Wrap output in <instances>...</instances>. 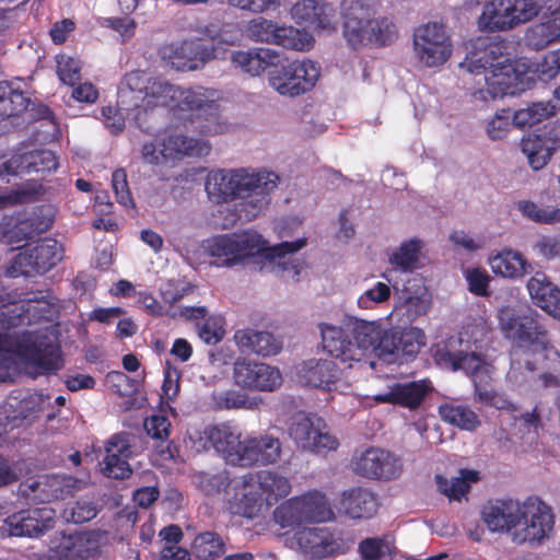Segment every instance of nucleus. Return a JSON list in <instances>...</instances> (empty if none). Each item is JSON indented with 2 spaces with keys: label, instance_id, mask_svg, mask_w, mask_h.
I'll return each mask as SVG.
<instances>
[{
  "label": "nucleus",
  "instance_id": "26",
  "mask_svg": "<svg viewBox=\"0 0 560 560\" xmlns=\"http://www.w3.org/2000/svg\"><path fill=\"white\" fill-rule=\"evenodd\" d=\"M294 22L305 30L334 31L336 25L335 8L318 0H300L291 9Z\"/></svg>",
  "mask_w": 560,
  "mask_h": 560
},
{
  "label": "nucleus",
  "instance_id": "58",
  "mask_svg": "<svg viewBox=\"0 0 560 560\" xmlns=\"http://www.w3.org/2000/svg\"><path fill=\"white\" fill-rule=\"evenodd\" d=\"M510 2L517 25L530 21L542 9V0H510Z\"/></svg>",
  "mask_w": 560,
  "mask_h": 560
},
{
  "label": "nucleus",
  "instance_id": "50",
  "mask_svg": "<svg viewBox=\"0 0 560 560\" xmlns=\"http://www.w3.org/2000/svg\"><path fill=\"white\" fill-rule=\"evenodd\" d=\"M527 289L533 302L544 310L559 290L544 272H536L527 282Z\"/></svg>",
  "mask_w": 560,
  "mask_h": 560
},
{
  "label": "nucleus",
  "instance_id": "24",
  "mask_svg": "<svg viewBox=\"0 0 560 560\" xmlns=\"http://www.w3.org/2000/svg\"><path fill=\"white\" fill-rule=\"evenodd\" d=\"M282 444L278 438L264 434L242 441L235 466L249 468L276 464L281 457Z\"/></svg>",
  "mask_w": 560,
  "mask_h": 560
},
{
  "label": "nucleus",
  "instance_id": "23",
  "mask_svg": "<svg viewBox=\"0 0 560 560\" xmlns=\"http://www.w3.org/2000/svg\"><path fill=\"white\" fill-rule=\"evenodd\" d=\"M55 524V511L47 506L22 510L4 520L9 535L16 537H39L52 529Z\"/></svg>",
  "mask_w": 560,
  "mask_h": 560
},
{
  "label": "nucleus",
  "instance_id": "4",
  "mask_svg": "<svg viewBox=\"0 0 560 560\" xmlns=\"http://www.w3.org/2000/svg\"><path fill=\"white\" fill-rule=\"evenodd\" d=\"M373 0H343L342 35L354 50L369 45L388 46L398 37L395 23L387 16L375 18Z\"/></svg>",
  "mask_w": 560,
  "mask_h": 560
},
{
  "label": "nucleus",
  "instance_id": "51",
  "mask_svg": "<svg viewBox=\"0 0 560 560\" xmlns=\"http://www.w3.org/2000/svg\"><path fill=\"white\" fill-rule=\"evenodd\" d=\"M234 481L230 479L226 470L215 474L202 471L197 475V486L206 495H215L222 491L229 494Z\"/></svg>",
  "mask_w": 560,
  "mask_h": 560
},
{
  "label": "nucleus",
  "instance_id": "21",
  "mask_svg": "<svg viewBox=\"0 0 560 560\" xmlns=\"http://www.w3.org/2000/svg\"><path fill=\"white\" fill-rule=\"evenodd\" d=\"M235 383L247 389L272 392L281 385L280 371L262 362L238 359L234 363Z\"/></svg>",
  "mask_w": 560,
  "mask_h": 560
},
{
  "label": "nucleus",
  "instance_id": "2",
  "mask_svg": "<svg viewBox=\"0 0 560 560\" xmlns=\"http://www.w3.org/2000/svg\"><path fill=\"white\" fill-rule=\"evenodd\" d=\"M163 56L177 70H196L199 63L229 58L236 69L250 75H259L279 58V55L269 48L234 51L223 48L221 43L205 45L195 40L167 45L163 48Z\"/></svg>",
  "mask_w": 560,
  "mask_h": 560
},
{
  "label": "nucleus",
  "instance_id": "13",
  "mask_svg": "<svg viewBox=\"0 0 560 560\" xmlns=\"http://www.w3.org/2000/svg\"><path fill=\"white\" fill-rule=\"evenodd\" d=\"M325 428L322 418L300 412L292 418L289 434L299 447L306 451L319 453L336 450L339 442Z\"/></svg>",
  "mask_w": 560,
  "mask_h": 560
},
{
  "label": "nucleus",
  "instance_id": "36",
  "mask_svg": "<svg viewBox=\"0 0 560 560\" xmlns=\"http://www.w3.org/2000/svg\"><path fill=\"white\" fill-rule=\"evenodd\" d=\"M234 340L243 351H250L261 357L276 355L282 349V342L269 331L240 329L235 331Z\"/></svg>",
  "mask_w": 560,
  "mask_h": 560
},
{
  "label": "nucleus",
  "instance_id": "31",
  "mask_svg": "<svg viewBox=\"0 0 560 560\" xmlns=\"http://www.w3.org/2000/svg\"><path fill=\"white\" fill-rule=\"evenodd\" d=\"M162 147L163 156L166 162H175L189 158H201L206 156L211 151V145L206 140L189 138L184 135L171 133L165 136L160 141Z\"/></svg>",
  "mask_w": 560,
  "mask_h": 560
},
{
  "label": "nucleus",
  "instance_id": "52",
  "mask_svg": "<svg viewBox=\"0 0 560 560\" xmlns=\"http://www.w3.org/2000/svg\"><path fill=\"white\" fill-rule=\"evenodd\" d=\"M28 98L23 92L8 89L0 94V118L18 116L27 108Z\"/></svg>",
  "mask_w": 560,
  "mask_h": 560
},
{
  "label": "nucleus",
  "instance_id": "55",
  "mask_svg": "<svg viewBox=\"0 0 560 560\" xmlns=\"http://www.w3.org/2000/svg\"><path fill=\"white\" fill-rule=\"evenodd\" d=\"M373 351L388 362L398 361V331L383 329Z\"/></svg>",
  "mask_w": 560,
  "mask_h": 560
},
{
  "label": "nucleus",
  "instance_id": "16",
  "mask_svg": "<svg viewBox=\"0 0 560 560\" xmlns=\"http://www.w3.org/2000/svg\"><path fill=\"white\" fill-rule=\"evenodd\" d=\"M122 83L147 106H172L177 92V85L144 70L126 73Z\"/></svg>",
  "mask_w": 560,
  "mask_h": 560
},
{
  "label": "nucleus",
  "instance_id": "61",
  "mask_svg": "<svg viewBox=\"0 0 560 560\" xmlns=\"http://www.w3.org/2000/svg\"><path fill=\"white\" fill-rule=\"evenodd\" d=\"M10 228L11 244L27 241L38 235L33 225V222L28 219L27 215L16 219L10 217Z\"/></svg>",
  "mask_w": 560,
  "mask_h": 560
},
{
  "label": "nucleus",
  "instance_id": "45",
  "mask_svg": "<svg viewBox=\"0 0 560 560\" xmlns=\"http://www.w3.org/2000/svg\"><path fill=\"white\" fill-rule=\"evenodd\" d=\"M306 245L305 238H298L293 242H282L278 245H275L270 248L268 257L272 260H277V264L282 267L284 271L292 270L293 276L300 275L303 262L299 259H293L289 257L285 259L287 255H291L300 250Z\"/></svg>",
  "mask_w": 560,
  "mask_h": 560
},
{
  "label": "nucleus",
  "instance_id": "57",
  "mask_svg": "<svg viewBox=\"0 0 560 560\" xmlns=\"http://www.w3.org/2000/svg\"><path fill=\"white\" fill-rule=\"evenodd\" d=\"M114 392L121 397H129L135 395L139 389V381L129 377L121 371H112L107 375Z\"/></svg>",
  "mask_w": 560,
  "mask_h": 560
},
{
  "label": "nucleus",
  "instance_id": "27",
  "mask_svg": "<svg viewBox=\"0 0 560 560\" xmlns=\"http://www.w3.org/2000/svg\"><path fill=\"white\" fill-rule=\"evenodd\" d=\"M106 455L102 462V472L113 479H126L132 472L128 459L132 455L130 434L120 432L114 434L105 446Z\"/></svg>",
  "mask_w": 560,
  "mask_h": 560
},
{
  "label": "nucleus",
  "instance_id": "48",
  "mask_svg": "<svg viewBox=\"0 0 560 560\" xmlns=\"http://www.w3.org/2000/svg\"><path fill=\"white\" fill-rule=\"evenodd\" d=\"M517 210L522 215L538 224H556L560 222V208L541 207L532 200H520Z\"/></svg>",
  "mask_w": 560,
  "mask_h": 560
},
{
  "label": "nucleus",
  "instance_id": "7",
  "mask_svg": "<svg viewBox=\"0 0 560 560\" xmlns=\"http://www.w3.org/2000/svg\"><path fill=\"white\" fill-rule=\"evenodd\" d=\"M269 84L281 95L299 96L311 91L319 78V69L311 60H285L279 58L269 71Z\"/></svg>",
  "mask_w": 560,
  "mask_h": 560
},
{
  "label": "nucleus",
  "instance_id": "46",
  "mask_svg": "<svg viewBox=\"0 0 560 560\" xmlns=\"http://www.w3.org/2000/svg\"><path fill=\"white\" fill-rule=\"evenodd\" d=\"M425 345L424 332L417 327H410L398 331V362L413 360Z\"/></svg>",
  "mask_w": 560,
  "mask_h": 560
},
{
  "label": "nucleus",
  "instance_id": "14",
  "mask_svg": "<svg viewBox=\"0 0 560 560\" xmlns=\"http://www.w3.org/2000/svg\"><path fill=\"white\" fill-rule=\"evenodd\" d=\"M190 440L198 451L215 450L224 460L235 466L241 447V433L229 423L209 424L196 430Z\"/></svg>",
  "mask_w": 560,
  "mask_h": 560
},
{
  "label": "nucleus",
  "instance_id": "63",
  "mask_svg": "<svg viewBox=\"0 0 560 560\" xmlns=\"http://www.w3.org/2000/svg\"><path fill=\"white\" fill-rule=\"evenodd\" d=\"M144 429L152 439L161 442L170 436L171 422L165 416L154 415L144 420Z\"/></svg>",
  "mask_w": 560,
  "mask_h": 560
},
{
  "label": "nucleus",
  "instance_id": "32",
  "mask_svg": "<svg viewBox=\"0 0 560 560\" xmlns=\"http://www.w3.org/2000/svg\"><path fill=\"white\" fill-rule=\"evenodd\" d=\"M341 370L331 360L310 359L303 362L300 377L308 386L331 390L341 377Z\"/></svg>",
  "mask_w": 560,
  "mask_h": 560
},
{
  "label": "nucleus",
  "instance_id": "5",
  "mask_svg": "<svg viewBox=\"0 0 560 560\" xmlns=\"http://www.w3.org/2000/svg\"><path fill=\"white\" fill-rule=\"evenodd\" d=\"M319 329L323 349L331 358L339 360L343 369L362 363L366 352L374 350L383 330L382 325L376 322L357 320L352 328L355 342H352L341 327L322 323Z\"/></svg>",
  "mask_w": 560,
  "mask_h": 560
},
{
  "label": "nucleus",
  "instance_id": "43",
  "mask_svg": "<svg viewBox=\"0 0 560 560\" xmlns=\"http://www.w3.org/2000/svg\"><path fill=\"white\" fill-rule=\"evenodd\" d=\"M477 480L478 472L469 469H462L460 476L452 478L451 480L441 475L435 476L439 491L450 500L457 501H459L469 491V482H475Z\"/></svg>",
  "mask_w": 560,
  "mask_h": 560
},
{
  "label": "nucleus",
  "instance_id": "64",
  "mask_svg": "<svg viewBox=\"0 0 560 560\" xmlns=\"http://www.w3.org/2000/svg\"><path fill=\"white\" fill-rule=\"evenodd\" d=\"M534 250L546 260H552L560 256V237L542 235L534 244Z\"/></svg>",
  "mask_w": 560,
  "mask_h": 560
},
{
  "label": "nucleus",
  "instance_id": "25",
  "mask_svg": "<svg viewBox=\"0 0 560 560\" xmlns=\"http://www.w3.org/2000/svg\"><path fill=\"white\" fill-rule=\"evenodd\" d=\"M522 503L513 499L489 500L481 509V518L491 532L512 533L522 524Z\"/></svg>",
  "mask_w": 560,
  "mask_h": 560
},
{
  "label": "nucleus",
  "instance_id": "33",
  "mask_svg": "<svg viewBox=\"0 0 560 560\" xmlns=\"http://www.w3.org/2000/svg\"><path fill=\"white\" fill-rule=\"evenodd\" d=\"M378 505L376 493L364 487H353L341 494L340 506L352 520L371 518Z\"/></svg>",
  "mask_w": 560,
  "mask_h": 560
},
{
  "label": "nucleus",
  "instance_id": "49",
  "mask_svg": "<svg viewBox=\"0 0 560 560\" xmlns=\"http://www.w3.org/2000/svg\"><path fill=\"white\" fill-rule=\"evenodd\" d=\"M273 516L282 528L295 527L306 523L299 497L291 498L277 506Z\"/></svg>",
  "mask_w": 560,
  "mask_h": 560
},
{
  "label": "nucleus",
  "instance_id": "42",
  "mask_svg": "<svg viewBox=\"0 0 560 560\" xmlns=\"http://www.w3.org/2000/svg\"><path fill=\"white\" fill-rule=\"evenodd\" d=\"M226 542L215 532H203L196 536L192 552L199 560H217L224 556Z\"/></svg>",
  "mask_w": 560,
  "mask_h": 560
},
{
  "label": "nucleus",
  "instance_id": "37",
  "mask_svg": "<svg viewBox=\"0 0 560 560\" xmlns=\"http://www.w3.org/2000/svg\"><path fill=\"white\" fill-rule=\"evenodd\" d=\"M232 490H234V494L226 501L230 513L249 520L258 516L262 500L258 490L248 486L245 487L243 476L234 481Z\"/></svg>",
  "mask_w": 560,
  "mask_h": 560
},
{
  "label": "nucleus",
  "instance_id": "17",
  "mask_svg": "<svg viewBox=\"0 0 560 560\" xmlns=\"http://www.w3.org/2000/svg\"><path fill=\"white\" fill-rule=\"evenodd\" d=\"M261 236L256 232L245 231L240 234H224L214 237L209 244L212 257L222 259V266H233L247 257L255 256L262 249Z\"/></svg>",
  "mask_w": 560,
  "mask_h": 560
},
{
  "label": "nucleus",
  "instance_id": "35",
  "mask_svg": "<svg viewBox=\"0 0 560 560\" xmlns=\"http://www.w3.org/2000/svg\"><path fill=\"white\" fill-rule=\"evenodd\" d=\"M516 25L510 0H491L485 4L478 19V26L483 32H503Z\"/></svg>",
  "mask_w": 560,
  "mask_h": 560
},
{
  "label": "nucleus",
  "instance_id": "19",
  "mask_svg": "<svg viewBox=\"0 0 560 560\" xmlns=\"http://www.w3.org/2000/svg\"><path fill=\"white\" fill-rule=\"evenodd\" d=\"M15 353L44 372H56L63 366L59 346L47 336L23 335L15 342Z\"/></svg>",
  "mask_w": 560,
  "mask_h": 560
},
{
  "label": "nucleus",
  "instance_id": "10",
  "mask_svg": "<svg viewBox=\"0 0 560 560\" xmlns=\"http://www.w3.org/2000/svg\"><path fill=\"white\" fill-rule=\"evenodd\" d=\"M522 524L513 532V540L541 542L553 529L552 509L537 497H529L522 503Z\"/></svg>",
  "mask_w": 560,
  "mask_h": 560
},
{
  "label": "nucleus",
  "instance_id": "38",
  "mask_svg": "<svg viewBox=\"0 0 560 560\" xmlns=\"http://www.w3.org/2000/svg\"><path fill=\"white\" fill-rule=\"evenodd\" d=\"M492 272L504 278L517 279L528 272L530 265L515 250L503 249L489 258Z\"/></svg>",
  "mask_w": 560,
  "mask_h": 560
},
{
  "label": "nucleus",
  "instance_id": "22",
  "mask_svg": "<svg viewBox=\"0 0 560 560\" xmlns=\"http://www.w3.org/2000/svg\"><path fill=\"white\" fill-rule=\"evenodd\" d=\"M508 49L509 44L504 39L488 42L479 39L475 45V50L467 54L459 63V68L470 74L481 75L488 69L513 63Z\"/></svg>",
  "mask_w": 560,
  "mask_h": 560
},
{
  "label": "nucleus",
  "instance_id": "9",
  "mask_svg": "<svg viewBox=\"0 0 560 560\" xmlns=\"http://www.w3.org/2000/svg\"><path fill=\"white\" fill-rule=\"evenodd\" d=\"M61 259V244L55 238L46 237L15 255L8 272L12 277L42 275L52 269Z\"/></svg>",
  "mask_w": 560,
  "mask_h": 560
},
{
  "label": "nucleus",
  "instance_id": "34",
  "mask_svg": "<svg viewBox=\"0 0 560 560\" xmlns=\"http://www.w3.org/2000/svg\"><path fill=\"white\" fill-rule=\"evenodd\" d=\"M54 552L58 560H97L102 550L95 535L80 534L69 536Z\"/></svg>",
  "mask_w": 560,
  "mask_h": 560
},
{
  "label": "nucleus",
  "instance_id": "3",
  "mask_svg": "<svg viewBox=\"0 0 560 560\" xmlns=\"http://www.w3.org/2000/svg\"><path fill=\"white\" fill-rule=\"evenodd\" d=\"M499 326L504 338L511 341L509 375L517 377L537 370L539 358H545L548 347L547 330L530 314H518L503 308L499 313Z\"/></svg>",
  "mask_w": 560,
  "mask_h": 560
},
{
  "label": "nucleus",
  "instance_id": "44",
  "mask_svg": "<svg viewBox=\"0 0 560 560\" xmlns=\"http://www.w3.org/2000/svg\"><path fill=\"white\" fill-rule=\"evenodd\" d=\"M439 412L444 421L463 430L474 431L480 425L476 412L466 406L445 404L439 408Z\"/></svg>",
  "mask_w": 560,
  "mask_h": 560
},
{
  "label": "nucleus",
  "instance_id": "54",
  "mask_svg": "<svg viewBox=\"0 0 560 560\" xmlns=\"http://www.w3.org/2000/svg\"><path fill=\"white\" fill-rule=\"evenodd\" d=\"M224 322L220 316H206L201 324H198L199 337L207 343H217L224 336Z\"/></svg>",
  "mask_w": 560,
  "mask_h": 560
},
{
  "label": "nucleus",
  "instance_id": "28",
  "mask_svg": "<svg viewBox=\"0 0 560 560\" xmlns=\"http://www.w3.org/2000/svg\"><path fill=\"white\" fill-rule=\"evenodd\" d=\"M432 390V383L428 378L395 383L389 386L386 393L375 395L374 400L380 404H392L415 410Z\"/></svg>",
  "mask_w": 560,
  "mask_h": 560
},
{
  "label": "nucleus",
  "instance_id": "41",
  "mask_svg": "<svg viewBox=\"0 0 560 560\" xmlns=\"http://www.w3.org/2000/svg\"><path fill=\"white\" fill-rule=\"evenodd\" d=\"M422 243L419 240H409L400 244L388 258L393 269L401 272H411L419 268Z\"/></svg>",
  "mask_w": 560,
  "mask_h": 560
},
{
  "label": "nucleus",
  "instance_id": "20",
  "mask_svg": "<svg viewBox=\"0 0 560 560\" xmlns=\"http://www.w3.org/2000/svg\"><path fill=\"white\" fill-rule=\"evenodd\" d=\"M250 39L260 43L275 44L294 50H305L308 42L303 40L304 35L293 26H279L277 23L258 16L253 19L246 28Z\"/></svg>",
  "mask_w": 560,
  "mask_h": 560
},
{
  "label": "nucleus",
  "instance_id": "62",
  "mask_svg": "<svg viewBox=\"0 0 560 560\" xmlns=\"http://www.w3.org/2000/svg\"><path fill=\"white\" fill-rule=\"evenodd\" d=\"M537 77L542 82H548L560 73V48L548 52L537 65Z\"/></svg>",
  "mask_w": 560,
  "mask_h": 560
},
{
  "label": "nucleus",
  "instance_id": "59",
  "mask_svg": "<svg viewBox=\"0 0 560 560\" xmlns=\"http://www.w3.org/2000/svg\"><path fill=\"white\" fill-rule=\"evenodd\" d=\"M359 552L364 560H381L389 552L385 538H365L359 544Z\"/></svg>",
  "mask_w": 560,
  "mask_h": 560
},
{
  "label": "nucleus",
  "instance_id": "6",
  "mask_svg": "<svg viewBox=\"0 0 560 560\" xmlns=\"http://www.w3.org/2000/svg\"><path fill=\"white\" fill-rule=\"evenodd\" d=\"M301 551L312 559L347 553L354 545L351 530L329 527H304L294 534Z\"/></svg>",
  "mask_w": 560,
  "mask_h": 560
},
{
  "label": "nucleus",
  "instance_id": "15",
  "mask_svg": "<svg viewBox=\"0 0 560 560\" xmlns=\"http://www.w3.org/2000/svg\"><path fill=\"white\" fill-rule=\"evenodd\" d=\"M481 74L483 75L485 86L472 92V96L477 100L502 98L505 95L518 94L526 88V74L517 70L514 62L488 69Z\"/></svg>",
  "mask_w": 560,
  "mask_h": 560
},
{
  "label": "nucleus",
  "instance_id": "8",
  "mask_svg": "<svg viewBox=\"0 0 560 560\" xmlns=\"http://www.w3.org/2000/svg\"><path fill=\"white\" fill-rule=\"evenodd\" d=\"M416 59L427 68L443 66L451 58L453 43L445 25L428 22L418 26L412 35Z\"/></svg>",
  "mask_w": 560,
  "mask_h": 560
},
{
  "label": "nucleus",
  "instance_id": "1",
  "mask_svg": "<svg viewBox=\"0 0 560 560\" xmlns=\"http://www.w3.org/2000/svg\"><path fill=\"white\" fill-rule=\"evenodd\" d=\"M279 176L273 172H248L246 168L211 171L206 178L208 198L217 205L241 199L236 205L238 219L252 221L267 208L270 192Z\"/></svg>",
  "mask_w": 560,
  "mask_h": 560
},
{
  "label": "nucleus",
  "instance_id": "53",
  "mask_svg": "<svg viewBox=\"0 0 560 560\" xmlns=\"http://www.w3.org/2000/svg\"><path fill=\"white\" fill-rule=\"evenodd\" d=\"M26 173H45L56 171L57 156L49 150H38L24 153Z\"/></svg>",
  "mask_w": 560,
  "mask_h": 560
},
{
  "label": "nucleus",
  "instance_id": "40",
  "mask_svg": "<svg viewBox=\"0 0 560 560\" xmlns=\"http://www.w3.org/2000/svg\"><path fill=\"white\" fill-rule=\"evenodd\" d=\"M299 498L306 523H324L334 518V511L324 493L315 490Z\"/></svg>",
  "mask_w": 560,
  "mask_h": 560
},
{
  "label": "nucleus",
  "instance_id": "30",
  "mask_svg": "<svg viewBox=\"0 0 560 560\" xmlns=\"http://www.w3.org/2000/svg\"><path fill=\"white\" fill-rule=\"evenodd\" d=\"M243 485L257 489L268 503L278 502L291 491L289 479L272 470L247 472L243 475Z\"/></svg>",
  "mask_w": 560,
  "mask_h": 560
},
{
  "label": "nucleus",
  "instance_id": "12",
  "mask_svg": "<svg viewBox=\"0 0 560 560\" xmlns=\"http://www.w3.org/2000/svg\"><path fill=\"white\" fill-rule=\"evenodd\" d=\"M352 470L370 480L389 481L398 478L402 471L400 459L389 451L368 447L351 460Z\"/></svg>",
  "mask_w": 560,
  "mask_h": 560
},
{
  "label": "nucleus",
  "instance_id": "39",
  "mask_svg": "<svg viewBox=\"0 0 560 560\" xmlns=\"http://www.w3.org/2000/svg\"><path fill=\"white\" fill-rule=\"evenodd\" d=\"M552 15V19L534 24L526 31L525 39L529 47L540 50L555 42H560V18L557 12Z\"/></svg>",
  "mask_w": 560,
  "mask_h": 560
},
{
  "label": "nucleus",
  "instance_id": "29",
  "mask_svg": "<svg viewBox=\"0 0 560 560\" xmlns=\"http://www.w3.org/2000/svg\"><path fill=\"white\" fill-rule=\"evenodd\" d=\"M560 147V135L555 127L529 133L522 139V151L534 171L544 168Z\"/></svg>",
  "mask_w": 560,
  "mask_h": 560
},
{
  "label": "nucleus",
  "instance_id": "56",
  "mask_svg": "<svg viewBox=\"0 0 560 560\" xmlns=\"http://www.w3.org/2000/svg\"><path fill=\"white\" fill-rule=\"evenodd\" d=\"M112 186L118 203L126 208L135 207L127 180V173L124 168H117L113 172Z\"/></svg>",
  "mask_w": 560,
  "mask_h": 560
},
{
  "label": "nucleus",
  "instance_id": "18",
  "mask_svg": "<svg viewBox=\"0 0 560 560\" xmlns=\"http://www.w3.org/2000/svg\"><path fill=\"white\" fill-rule=\"evenodd\" d=\"M431 352L436 365L453 372L463 370L466 374H475L483 364V359L464 349V340L456 336H450L434 343Z\"/></svg>",
  "mask_w": 560,
  "mask_h": 560
},
{
  "label": "nucleus",
  "instance_id": "47",
  "mask_svg": "<svg viewBox=\"0 0 560 560\" xmlns=\"http://www.w3.org/2000/svg\"><path fill=\"white\" fill-rule=\"evenodd\" d=\"M555 107L550 103H532L513 113V126L518 128L532 127L553 115Z\"/></svg>",
  "mask_w": 560,
  "mask_h": 560
},
{
  "label": "nucleus",
  "instance_id": "11",
  "mask_svg": "<svg viewBox=\"0 0 560 560\" xmlns=\"http://www.w3.org/2000/svg\"><path fill=\"white\" fill-rule=\"evenodd\" d=\"M209 90L198 86L196 89H183L177 86L175 101L172 107H178L180 110L198 112V117L201 113L206 116V124L199 126V131L202 135H217L222 132L223 127L219 122L220 106L213 98L214 92L209 95Z\"/></svg>",
  "mask_w": 560,
  "mask_h": 560
},
{
  "label": "nucleus",
  "instance_id": "60",
  "mask_svg": "<svg viewBox=\"0 0 560 560\" xmlns=\"http://www.w3.org/2000/svg\"><path fill=\"white\" fill-rule=\"evenodd\" d=\"M67 521H70L74 524H82L91 521L97 514V510L94 503L79 500L73 503L70 508L65 511Z\"/></svg>",
  "mask_w": 560,
  "mask_h": 560
}]
</instances>
